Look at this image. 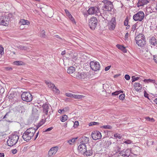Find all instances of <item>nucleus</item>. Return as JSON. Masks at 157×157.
I'll list each match as a JSON object with an SVG mask.
<instances>
[{
    "label": "nucleus",
    "mask_w": 157,
    "mask_h": 157,
    "mask_svg": "<svg viewBox=\"0 0 157 157\" xmlns=\"http://www.w3.org/2000/svg\"><path fill=\"white\" fill-rule=\"evenodd\" d=\"M44 123V122H40L37 125L36 129L34 128H30L27 129L22 136V137L24 140L26 141H28L30 140L34 136L36 130L43 125Z\"/></svg>",
    "instance_id": "f257e3e1"
},
{
    "label": "nucleus",
    "mask_w": 157,
    "mask_h": 157,
    "mask_svg": "<svg viewBox=\"0 0 157 157\" xmlns=\"http://www.w3.org/2000/svg\"><path fill=\"white\" fill-rule=\"evenodd\" d=\"M135 40L138 45L141 47L145 46L146 42L144 35L142 34H139L136 36Z\"/></svg>",
    "instance_id": "f03ea898"
},
{
    "label": "nucleus",
    "mask_w": 157,
    "mask_h": 157,
    "mask_svg": "<svg viewBox=\"0 0 157 157\" xmlns=\"http://www.w3.org/2000/svg\"><path fill=\"white\" fill-rule=\"evenodd\" d=\"M19 139L18 136L14 134H11L8 137L7 143L9 146H12L15 144Z\"/></svg>",
    "instance_id": "7ed1b4c3"
},
{
    "label": "nucleus",
    "mask_w": 157,
    "mask_h": 157,
    "mask_svg": "<svg viewBox=\"0 0 157 157\" xmlns=\"http://www.w3.org/2000/svg\"><path fill=\"white\" fill-rule=\"evenodd\" d=\"M104 4L102 7V10L105 11H111L113 8L112 2L108 0H104L103 2Z\"/></svg>",
    "instance_id": "20e7f679"
},
{
    "label": "nucleus",
    "mask_w": 157,
    "mask_h": 157,
    "mask_svg": "<svg viewBox=\"0 0 157 157\" xmlns=\"http://www.w3.org/2000/svg\"><path fill=\"white\" fill-rule=\"evenodd\" d=\"M22 99L24 101L27 102L31 101L33 99V97L31 94L28 92H24L22 93L21 95Z\"/></svg>",
    "instance_id": "39448f33"
},
{
    "label": "nucleus",
    "mask_w": 157,
    "mask_h": 157,
    "mask_svg": "<svg viewBox=\"0 0 157 157\" xmlns=\"http://www.w3.org/2000/svg\"><path fill=\"white\" fill-rule=\"evenodd\" d=\"M144 17V14L143 11H139L137 13L133 15V18L135 21H141Z\"/></svg>",
    "instance_id": "423d86ee"
},
{
    "label": "nucleus",
    "mask_w": 157,
    "mask_h": 157,
    "mask_svg": "<svg viewBox=\"0 0 157 157\" xmlns=\"http://www.w3.org/2000/svg\"><path fill=\"white\" fill-rule=\"evenodd\" d=\"M87 12L89 14H96L97 15H99L101 14L99 9L96 7H90L87 10Z\"/></svg>",
    "instance_id": "0eeeda50"
},
{
    "label": "nucleus",
    "mask_w": 157,
    "mask_h": 157,
    "mask_svg": "<svg viewBox=\"0 0 157 157\" xmlns=\"http://www.w3.org/2000/svg\"><path fill=\"white\" fill-rule=\"evenodd\" d=\"M98 23V20L95 17H92L90 19L89 22V26L92 30H94L96 28Z\"/></svg>",
    "instance_id": "6e6552de"
},
{
    "label": "nucleus",
    "mask_w": 157,
    "mask_h": 157,
    "mask_svg": "<svg viewBox=\"0 0 157 157\" xmlns=\"http://www.w3.org/2000/svg\"><path fill=\"white\" fill-rule=\"evenodd\" d=\"M90 64L92 70L94 71L99 70L100 67L99 63L97 61H91L90 62Z\"/></svg>",
    "instance_id": "1a4fd4ad"
},
{
    "label": "nucleus",
    "mask_w": 157,
    "mask_h": 157,
    "mask_svg": "<svg viewBox=\"0 0 157 157\" xmlns=\"http://www.w3.org/2000/svg\"><path fill=\"white\" fill-rule=\"evenodd\" d=\"M116 20L115 18H113L111 21H110L108 23V26L109 30H113L115 27Z\"/></svg>",
    "instance_id": "9d476101"
},
{
    "label": "nucleus",
    "mask_w": 157,
    "mask_h": 157,
    "mask_svg": "<svg viewBox=\"0 0 157 157\" xmlns=\"http://www.w3.org/2000/svg\"><path fill=\"white\" fill-rule=\"evenodd\" d=\"M91 137L95 140L99 139L101 137V133L99 131H94L92 133Z\"/></svg>",
    "instance_id": "9b49d317"
},
{
    "label": "nucleus",
    "mask_w": 157,
    "mask_h": 157,
    "mask_svg": "<svg viewBox=\"0 0 157 157\" xmlns=\"http://www.w3.org/2000/svg\"><path fill=\"white\" fill-rule=\"evenodd\" d=\"M9 19L6 16H2L0 19V24L7 26L9 24Z\"/></svg>",
    "instance_id": "f8f14e48"
},
{
    "label": "nucleus",
    "mask_w": 157,
    "mask_h": 157,
    "mask_svg": "<svg viewBox=\"0 0 157 157\" xmlns=\"http://www.w3.org/2000/svg\"><path fill=\"white\" fill-rule=\"evenodd\" d=\"M78 149L79 152L82 154H84L86 151V145L80 143L78 147Z\"/></svg>",
    "instance_id": "ddd939ff"
},
{
    "label": "nucleus",
    "mask_w": 157,
    "mask_h": 157,
    "mask_svg": "<svg viewBox=\"0 0 157 157\" xmlns=\"http://www.w3.org/2000/svg\"><path fill=\"white\" fill-rule=\"evenodd\" d=\"M58 149L57 147H52L48 151V155L51 157L56 154Z\"/></svg>",
    "instance_id": "4468645a"
},
{
    "label": "nucleus",
    "mask_w": 157,
    "mask_h": 157,
    "mask_svg": "<svg viewBox=\"0 0 157 157\" xmlns=\"http://www.w3.org/2000/svg\"><path fill=\"white\" fill-rule=\"evenodd\" d=\"M75 74L76 78L78 79H83L85 77V73L82 71L75 72Z\"/></svg>",
    "instance_id": "2eb2a0df"
},
{
    "label": "nucleus",
    "mask_w": 157,
    "mask_h": 157,
    "mask_svg": "<svg viewBox=\"0 0 157 157\" xmlns=\"http://www.w3.org/2000/svg\"><path fill=\"white\" fill-rule=\"evenodd\" d=\"M43 112L45 113V115H48V112L49 111L50 108L48 103H45L42 105Z\"/></svg>",
    "instance_id": "dca6fc26"
},
{
    "label": "nucleus",
    "mask_w": 157,
    "mask_h": 157,
    "mask_svg": "<svg viewBox=\"0 0 157 157\" xmlns=\"http://www.w3.org/2000/svg\"><path fill=\"white\" fill-rule=\"evenodd\" d=\"M131 153L130 149H127L124 153L121 152L120 153V154L121 155L123 156L124 157H128L130 155Z\"/></svg>",
    "instance_id": "f3484780"
},
{
    "label": "nucleus",
    "mask_w": 157,
    "mask_h": 157,
    "mask_svg": "<svg viewBox=\"0 0 157 157\" xmlns=\"http://www.w3.org/2000/svg\"><path fill=\"white\" fill-rule=\"evenodd\" d=\"M81 141L80 142V144H82L84 145H86V144H88L89 141V137L84 136L81 138Z\"/></svg>",
    "instance_id": "a211bd4d"
},
{
    "label": "nucleus",
    "mask_w": 157,
    "mask_h": 157,
    "mask_svg": "<svg viewBox=\"0 0 157 157\" xmlns=\"http://www.w3.org/2000/svg\"><path fill=\"white\" fill-rule=\"evenodd\" d=\"M150 45L152 46H155L157 44V40L154 36H152L150 39L149 41Z\"/></svg>",
    "instance_id": "6ab92c4d"
},
{
    "label": "nucleus",
    "mask_w": 157,
    "mask_h": 157,
    "mask_svg": "<svg viewBox=\"0 0 157 157\" xmlns=\"http://www.w3.org/2000/svg\"><path fill=\"white\" fill-rule=\"evenodd\" d=\"M19 24L21 25H29L30 24L29 21L24 19H21L19 22Z\"/></svg>",
    "instance_id": "aec40b11"
},
{
    "label": "nucleus",
    "mask_w": 157,
    "mask_h": 157,
    "mask_svg": "<svg viewBox=\"0 0 157 157\" xmlns=\"http://www.w3.org/2000/svg\"><path fill=\"white\" fill-rule=\"evenodd\" d=\"M149 2L147 0H139L137 3L138 6H142L147 4Z\"/></svg>",
    "instance_id": "412c9836"
},
{
    "label": "nucleus",
    "mask_w": 157,
    "mask_h": 157,
    "mask_svg": "<svg viewBox=\"0 0 157 157\" xmlns=\"http://www.w3.org/2000/svg\"><path fill=\"white\" fill-rule=\"evenodd\" d=\"M134 86L135 90L137 91H139L141 90L142 88L140 84L137 82L135 83Z\"/></svg>",
    "instance_id": "4be33fe9"
},
{
    "label": "nucleus",
    "mask_w": 157,
    "mask_h": 157,
    "mask_svg": "<svg viewBox=\"0 0 157 157\" xmlns=\"http://www.w3.org/2000/svg\"><path fill=\"white\" fill-rule=\"evenodd\" d=\"M144 82L146 83H152L154 84H157L155 80L152 79H145L144 80Z\"/></svg>",
    "instance_id": "5701e85b"
},
{
    "label": "nucleus",
    "mask_w": 157,
    "mask_h": 157,
    "mask_svg": "<svg viewBox=\"0 0 157 157\" xmlns=\"http://www.w3.org/2000/svg\"><path fill=\"white\" fill-rule=\"evenodd\" d=\"M75 70V67L71 66L69 67L67 70V72L69 74H72Z\"/></svg>",
    "instance_id": "b1692460"
},
{
    "label": "nucleus",
    "mask_w": 157,
    "mask_h": 157,
    "mask_svg": "<svg viewBox=\"0 0 157 157\" xmlns=\"http://www.w3.org/2000/svg\"><path fill=\"white\" fill-rule=\"evenodd\" d=\"M78 137L73 138L71 140L67 141V142L70 145H73L75 144L76 140L77 139Z\"/></svg>",
    "instance_id": "393cba45"
},
{
    "label": "nucleus",
    "mask_w": 157,
    "mask_h": 157,
    "mask_svg": "<svg viewBox=\"0 0 157 157\" xmlns=\"http://www.w3.org/2000/svg\"><path fill=\"white\" fill-rule=\"evenodd\" d=\"M45 82L48 87L53 88V87H55V85L49 81H45Z\"/></svg>",
    "instance_id": "a878e982"
},
{
    "label": "nucleus",
    "mask_w": 157,
    "mask_h": 157,
    "mask_svg": "<svg viewBox=\"0 0 157 157\" xmlns=\"http://www.w3.org/2000/svg\"><path fill=\"white\" fill-rule=\"evenodd\" d=\"M84 97V96L83 95H78V94H73V96L72 98H75V99H80Z\"/></svg>",
    "instance_id": "bb28decb"
},
{
    "label": "nucleus",
    "mask_w": 157,
    "mask_h": 157,
    "mask_svg": "<svg viewBox=\"0 0 157 157\" xmlns=\"http://www.w3.org/2000/svg\"><path fill=\"white\" fill-rule=\"evenodd\" d=\"M68 118L66 115H64L60 117V120L62 122H64L67 120Z\"/></svg>",
    "instance_id": "cd10ccee"
},
{
    "label": "nucleus",
    "mask_w": 157,
    "mask_h": 157,
    "mask_svg": "<svg viewBox=\"0 0 157 157\" xmlns=\"http://www.w3.org/2000/svg\"><path fill=\"white\" fill-rule=\"evenodd\" d=\"M13 64L16 65H24V63L21 61H17L13 62Z\"/></svg>",
    "instance_id": "c85d7f7f"
},
{
    "label": "nucleus",
    "mask_w": 157,
    "mask_h": 157,
    "mask_svg": "<svg viewBox=\"0 0 157 157\" xmlns=\"http://www.w3.org/2000/svg\"><path fill=\"white\" fill-rule=\"evenodd\" d=\"M101 128L106 129H111L112 127L109 125H105L101 127Z\"/></svg>",
    "instance_id": "c756f323"
},
{
    "label": "nucleus",
    "mask_w": 157,
    "mask_h": 157,
    "mask_svg": "<svg viewBox=\"0 0 157 157\" xmlns=\"http://www.w3.org/2000/svg\"><path fill=\"white\" fill-rule=\"evenodd\" d=\"M17 48L21 50H27L28 49V48L27 47L22 45L18 46Z\"/></svg>",
    "instance_id": "7c9ffc66"
},
{
    "label": "nucleus",
    "mask_w": 157,
    "mask_h": 157,
    "mask_svg": "<svg viewBox=\"0 0 157 157\" xmlns=\"http://www.w3.org/2000/svg\"><path fill=\"white\" fill-rule=\"evenodd\" d=\"M52 90L54 92L56 93L59 94L60 92L59 90L55 86V87H53Z\"/></svg>",
    "instance_id": "2f4dec72"
},
{
    "label": "nucleus",
    "mask_w": 157,
    "mask_h": 157,
    "mask_svg": "<svg viewBox=\"0 0 157 157\" xmlns=\"http://www.w3.org/2000/svg\"><path fill=\"white\" fill-rule=\"evenodd\" d=\"M83 154H84L85 155H86V156H90L92 155V151L90 150H86V152H85V153Z\"/></svg>",
    "instance_id": "473e14b6"
},
{
    "label": "nucleus",
    "mask_w": 157,
    "mask_h": 157,
    "mask_svg": "<svg viewBox=\"0 0 157 157\" xmlns=\"http://www.w3.org/2000/svg\"><path fill=\"white\" fill-rule=\"evenodd\" d=\"M123 91L121 90H119L118 91H116L114 92H113L112 93V95H113L116 96L117 95L121 93H123Z\"/></svg>",
    "instance_id": "72a5a7b5"
},
{
    "label": "nucleus",
    "mask_w": 157,
    "mask_h": 157,
    "mask_svg": "<svg viewBox=\"0 0 157 157\" xmlns=\"http://www.w3.org/2000/svg\"><path fill=\"white\" fill-rule=\"evenodd\" d=\"M68 17L72 23H74L75 24H76V23L75 20V19L71 15H69V16Z\"/></svg>",
    "instance_id": "f704fd0d"
},
{
    "label": "nucleus",
    "mask_w": 157,
    "mask_h": 157,
    "mask_svg": "<svg viewBox=\"0 0 157 157\" xmlns=\"http://www.w3.org/2000/svg\"><path fill=\"white\" fill-rule=\"evenodd\" d=\"M145 119L147 121H151V122H154L155 121V120L153 118H150L149 117H146L145 118Z\"/></svg>",
    "instance_id": "c9c22d12"
},
{
    "label": "nucleus",
    "mask_w": 157,
    "mask_h": 157,
    "mask_svg": "<svg viewBox=\"0 0 157 157\" xmlns=\"http://www.w3.org/2000/svg\"><path fill=\"white\" fill-rule=\"evenodd\" d=\"M132 143V141L129 140H127V139H125L124 140V143H125L127 144H131Z\"/></svg>",
    "instance_id": "e433bc0d"
},
{
    "label": "nucleus",
    "mask_w": 157,
    "mask_h": 157,
    "mask_svg": "<svg viewBox=\"0 0 157 157\" xmlns=\"http://www.w3.org/2000/svg\"><path fill=\"white\" fill-rule=\"evenodd\" d=\"M99 123L98 122H92L89 123V126H91L95 125H99Z\"/></svg>",
    "instance_id": "4c0bfd02"
},
{
    "label": "nucleus",
    "mask_w": 157,
    "mask_h": 157,
    "mask_svg": "<svg viewBox=\"0 0 157 157\" xmlns=\"http://www.w3.org/2000/svg\"><path fill=\"white\" fill-rule=\"evenodd\" d=\"M125 95L124 94H120L119 97V99L121 100H123L125 98Z\"/></svg>",
    "instance_id": "58836bf2"
},
{
    "label": "nucleus",
    "mask_w": 157,
    "mask_h": 157,
    "mask_svg": "<svg viewBox=\"0 0 157 157\" xmlns=\"http://www.w3.org/2000/svg\"><path fill=\"white\" fill-rule=\"evenodd\" d=\"M45 31L44 30H42L40 33V36L42 37H44L45 36Z\"/></svg>",
    "instance_id": "ea45409f"
},
{
    "label": "nucleus",
    "mask_w": 157,
    "mask_h": 157,
    "mask_svg": "<svg viewBox=\"0 0 157 157\" xmlns=\"http://www.w3.org/2000/svg\"><path fill=\"white\" fill-rule=\"evenodd\" d=\"M114 136L115 137L119 139H121L122 136L119 134L116 133L114 134Z\"/></svg>",
    "instance_id": "a19ab883"
},
{
    "label": "nucleus",
    "mask_w": 157,
    "mask_h": 157,
    "mask_svg": "<svg viewBox=\"0 0 157 157\" xmlns=\"http://www.w3.org/2000/svg\"><path fill=\"white\" fill-rule=\"evenodd\" d=\"M79 125V122L78 121H75L74 123V125L73 127L75 128L77 127Z\"/></svg>",
    "instance_id": "79ce46f5"
},
{
    "label": "nucleus",
    "mask_w": 157,
    "mask_h": 157,
    "mask_svg": "<svg viewBox=\"0 0 157 157\" xmlns=\"http://www.w3.org/2000/svg\"><path fill=\"white\" fill-rule=\"evenodd\" d=\"M73 94H72L71 93H66L65 94V95L66 96H67L68 97H71V98L72 97Z\"/></svg>",
    "instance_id": "37998d69"
},
{
    "label": "nucleus",
    "mask_w": 157,
    "mask_h": 157,
    "mask_svg": "<svg viewBox=\"0 0 157 157\" xmlns=\"http://www.w3.org/2000/svg\"><path fill=\"white\" fill-rule=\"evenodd\" d=\"M116 46L118 48L121 49V50H123V49H124V47L123 46L119 44H117Z\"/></svg>",
    "instance_id": "c03bdc74"
},
{
    "label": "nucleus",
    "mask_w": 157,
    "mask_h": 157,
    "mask_svg": "<svg viewBox=\"0 0 157 157\" xmlns=\"http://www.w3.org/2000/svg\"><path fill=\"white\" fill-rule=\"evenodd\" d=\"M4 53V48L2 46L1 48H0V55H2Z\"/></svg>",
    "instance_id": "a18cd8bd"
},
{
    "label": "nucleus",
    "mask_w": 157,
    "mask_h": 157,
    "mask_svg": "<svg viewBox=\"0 0 157 157\" xmlns=\"http://www.w3.org/2000/svg\"><path fill=\"white\" fill-rule=\"evenodd\" d=\"M132 82H135V81L139 79V77H135L134 76H132Z\"/></svg>",
    "instance_id": "49530a36"
},
{
    "label": "nucleus",
    "mask_w": 157,
    "mask_h": 157,
    "mask_svg": "<svg viewBox=\"0 0 157 157\" xmlns=\"http://www.w3.org/2000/svg\"><path fill=\"white\" fill-rule=\"evenodd\" d=\"M128 24V19L126 18L124 22V25L125 26H127Z\"/></svg>",
    "instance_id": "de8ad7c7"
},
{
    "label": "nucleus",
    "mask_w": 157,
    "mask_h": 157,
    "mask_svg": "<svg viewBox=\"0 0 157 157\" xmlns=\"http://www.w3.org/2000/svg\"><path fill=\"white\" fill-rule=\"evenodd\" d=\"M65 11L67 16L68 17L69 16V15H71L67 10H65Z\"/></svg>",
    "instance_id": "09e8293b"
},
{
    "label": "nucleus",
    "mask_w": 157,
    "mask_h": 157,
    "mask_svg": "<svg viewBox=\"0 0 157 157\" xmlns=\"http://www.w3.org/2000/svg\"><path fill=\"white\" fill-rule=\"evenodd\" d=\"M124 78L125 79L127 80H129L130 79V77L129 75H125Z\"/></svg>",
    "instance_id": "8fccbe9b"
},
{
    "label": "nucleus",
    "mask_w": 157,
    "mask_h": 157,
    "mask_svg": "<svg viewBox=\"0 0 157 157\" xmlns=\"http://www.w3.org/2000/svg\"><path fill=\"white\" fill-rule=\"evenodd\" d=\"M153 59L155 62L157 64V55L154 56Z\"/></svg>",
    "instance_id": "3c124183"
},
{
    "label": "nucleus",
    "mask_w": 157,
    "mask_h": 157,
    "mask_svg": "<svg viewBox=\"0 0 157 157\" xmlns=\"http://www.w3.org/2000/svg\"><path fill=\"white\" fill-rule=\"evenodd\" d=\"M136 25H133L132 28V31L134 32L135 30L136 29Z\"/></svg>",
    "instance_id": "603ef678"
},
{
    "label": "nucleus",
    "mask_w": 157,
    "mask_h": 157,
    "mask_svg": "<svg viewBox=\"0 0 157 157\" xmlns=\"http://www.w3.org/2000/svg\"><path fill=\"white\" fill-rule=\"evenodd\" d=\"M52 129H53V127H50V128H48L44 132H47L50 131Z\"/></svg>",
    "instance_id": "864d4df0"
},
{
    "label": "nucleus",
    "mask_w": 157,
    "mask_h": 157,
    "mask_svg": "<svg viewBox=\"0 0 157 157\" xmlns=\"http://www.w3.org/2000/svg\"><path fill=\"white\" fill-rule=\"evenodd\" d=\"M12 152L13 154H14L17 153V151L16 149H14L11 151Z\"/></svg>",
    "instance_id": "5fc2aeb1"
},
{
    "label": "nucleus",
    "mask_w": 157,
    "mask_h": 157,
    "mask_svg": "<svg viewBox=\"0 0 157 157\" xmlns=\"http://www.w3.org/2000/svg\"><path fill=\"white\" fill-rule=\"evenodd\" d=\"M128 33H126L125 36H124V39L125 40H127L128 38Z\"/></svg>",
    "instance_id": "6e6d98bb"
},
{
    "label": "nucleus",
    "mask_w": 157,
    "mask_h": 157,
    "mask_svg": "<svg viewBox=\"0 0 157 157\" xmlns=\"http://www.w3.org/2000/svg\"><path fill=\"white\" fill-rule=\"evenodd\" d=\"M111 67V66H109L106 67L105 68V70L106 71L109 70V69Z\"/></svg>",
    "instance_id": "4d7b16f0"
},
{
    "label": "nucleus",
    "mask_w": 157,
    "mask_h": 157,
    "mask_svg": "<svg viewBox=\"0 0 157 157\" xmlns=\"http://www.w3.org/2000/svg\"><path fill=\"white\" fill-rule=\"evenodd\" d=\"M0 90L2 91V93L4 92V89L1 85H0Z\"/></svg>",
    "instance_id": "13d9d810"
},
{
    "label": "nucleus",
    "mask_w": 157,
    "mask_h": 157,
    "mask_svg": "<svg viewBox=\"0 0 157 157\" xmlns=\"http://www.w3.org/2000/svg\"><path fill=\"white\" fill-rule=\"evenodd\" d=\"M144 96L146 98H148V94H147L146 92L145 91L144 93Z\"/></svg>",
    "instance_id": "bf43d9fd"
},
{
    "label": "nucleus",
    "mask_w": 157,
    "mask_h": 157,
    "mask_svg": "<svg viewBox=\"0 0 157 157\" xmlns=\"http://www.w3.org/2000/svg\"><path fill=\"white\" fill-rule=\"evenodd\" d=\"M39 132H38L36 133V136H35V138H34V140H35L36 139V138H37V136H38V134H39Z\"/></svg>",
    "instance_id": "052dcab7"
},
{
    "label": "nucleus",
    "mask_w": 157,
    "mask_h": 157,
    "mask_svg": "<svg viewBox=\"0 0 157 157\" xmlns=\"http://www.w3.org/2000/svg\"><path fill=\"white\" fill-rule=\"evenodd\" d=\"M6 70H12V68L11 67H6Z\"/></svg>",
    "instance_id": "680f3d73"
},
{
    "label": "nucleus",
    "mask_w": 157,
    "mask_h": 157,
    "mask_svg": "<svg viewBox=\"0 0 157 157\" xmlns=\"http://www.w3.org/2000/svg\"><path fill=\"white\" fill-rule=\"evenodd\" d=\"M4 154L3 153H0V157H4Z\"/></svg>",
    "instance_id": "e2e57ef3"
},
{
    "label": "nucleus",
    "mask_w": 157,
    "mask_h": 157,
    "mask_svg": "<svg viewBox=\"0 0 157 157\" xmlns=\"http://www.w3.org/2000/svg\"><path fill=\"white\" fill-rule=\"evenodd\" d=\"M63 111V110H62V109H59V110H58V112H59V113H62V111Z\"/></svg>",
    "instance_id": "0e129e2a"
},
{
    "label": "nucleus",
    "mask_w": 157,
    "mask_h": 157,
    "mask_svg": "<svg viewBox=\"0 0 157 157\" xmlns=\"http://www.w3.org/2000/svg\"><path fill=\"white\" fill-rule=\"evenodd\" d=\"M122 51L124 52H127V50L125 48V47H124V49H123V50H122Z\"/></svg>",
    "instance_id": "69168bd1"
},
{
    "label": "nucleus",
    "mask_w": 157,
    "mask_h": 157,
    "mask_svg": "<svg viewBox=\"0 0 157 157\" xmlns=\"http://www.w3.org/2000/svg\"><path fill=\"white\" fill-rule=\"evenodd\" d=\"M49 119V117L48 116L47 117L45 118V121H48Z\"/></svg>",
    "instance_id": "338daca9"
},
{
    "label": "nucleus",
    "mask_w": 157,
    "mask_h": 157,
    "mask_svg": "<svg viewBox=\"0 0 157 157\" xmlns=\"http://www.w3.org/2000/svg\"><path fill=\"white\" fill-rule=\"evenodd\" d=\"M66 53V52L65 51H62L61 52V55H64Z\"/></svg>",
    "instance_id": "774afa93"
}]
</instances>
